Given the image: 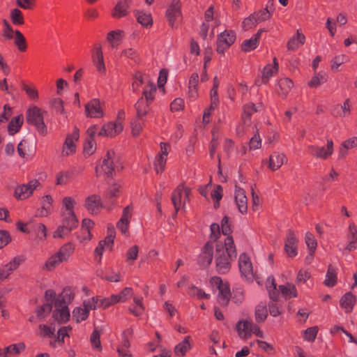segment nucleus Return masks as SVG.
I'll return each mask as SVG.
<instances>
[{
    "mask_svg": "<svg viewBox=\"0 0 357 357\" xmlns=\"http://www.w3.org/2000/svg\"><path fill=\"white\" fill-rule=\"evenodd\" d=\"M45 301L36 312L37 317L43 320L45 316L50 313L52 308V304L54 305L55 311L53 313V317L58 322H66L70 317V311L68 305L73 298V295L70 291H45Z\"/></svg>",
    "mask_w": 357,
    "mask_h": 357,
    "instance_id": "obj_1",
    "label": "nucleus"
},
{
    "mask_svg": "<svg viewBox=\"0 0 357 357\" xmlns=\"http://www.w3.org/2000/svg\"><path fill=\"white\" fill-rule=\"evenodd\" d=\"M268 315V310L266 302L259 303L255 307V321L250 319H241L236 324V331L241 339H248L252 334L260 338L264 337V333L260 329L259 324L264 323Z\"/></svg>",
    "mask_w": 357,
    "mask_h": 357,
    "instance_id": "obj_2",
    "label": "nucleus"
},
{
    "mask_svg": "<svg viewBox=\"0 0 357 357\" xmlns=\"http://www.w3.org/2000/svg\"><path fill=\"white\" fill-rule=\"evenodd\" d=\"M100 169L107 178H113L116 171L119 172L123 169V165L120 157L116 155L114 150L110 149L107 151L100 165Z\"/></svg>",
    "mask_w": 357,
    "mask_h": 357,
    "instance_id": "obj_3",
    "label": "nucleus"
},
{
    "mask_svg": "<svg viewBox=\"0 0 357 357\" xmlns=\"http://www.w3.org/2000/svg\"><path fill=\"white\" fill-rule=\"evenodd\" d=\"M26 121L28 124L34 126L42 136H45L47 134V128L44 122L43 114L38 107L33 106L27 109Z\"/></svg>",
    "mask_w": 357,
    "mask_h": 357,
    "instance_id": "obj_4",
    "label": "nucleus"
},
{
    "mask_svg": "<svg viewBox=\"0 0 357 357\" xmlns=\"http://www.w3.org/2000/svg\"><path fill=\"white\" fill-rule=\"evenodd\" d=\"M236 33L233 30H225L218 35L216 51L218 54H224L225 51L229 49L235 42Z\"/></svg>",
    "mask_w": 357,
    "mask_h": 357,
    "instance_id": "obj_5",
    "label": "nucleus"
},
{
    "mask_svg": "<svg viewBox=\"0 0 357 357\" xmlns=\"http://www.w3.org/2000/svg\"><path fill=\"white\" fill-rule=\"evenodd\" d=\"M36 137L34 135H26L17 146L18 154L24 158L26 155L33 154L36 149Z\"/></svg>",
    "mask_w": 357,
    "mask_h": 357,
    "instance_id": "obj_6",
    "label": "nucleus"
},
{
    "mask_svg": "<svg viewBox=\"0 0 357 357\" xmlns=\"http://www.w3.org/2000/svg\"><path fill=\"white\" fill-rule=\"evenodd\" d=\"M244 300L243 291H218L217 301L222 306L227 305L230 301L239 304Z\"/></svg>",
    "mask_w": 357,
    "mask_h": 357,
    "instance_id": "obj_7",
    "label": "nucleus"
},
{
    "mask_svg": "<svg viewBox=\"0 0 357 357\" xmlns=\"http://www.w3.org/2000/svg\"><path fill=\"white\" fill-rule=\"evenodd\" d=\"M298 239L292 229H288L284 241V250L289 257L294 258L298 254Z\"/></svg>",
    "mask_w": 357,
    "mask_h": 357,
    "instance_id": "obj_8",
    "label": "nucleus"
},
{
    "mask_svg": "<svg viewBox=\"0 0 357 357\" xmlns=\"http://www.w3.org/2000/svg\"><path fill=\"white\" fill-rule=\"evenodd\" d=\"M121 185L119 183H114L104 192L103 199L109 211L112 209L116 198L121 195Z\"/></svg>",
    "mask_w": 357,
    "mask_h": 357,
    "instance_id": "obj_9",
    "label": "nucleus"
},
{
    "mask_svg": "<svg viewBox=\"0 0 357 357\" xmlns=\"http://www.w3.org/2000/svg\"><path fill=\"white\" fill-rule=\"evenodd\" d=\"M213 258V245L212 242L207 241L198 256L197 263L202 268H207L212 262Z\"/></svg>",
    "mask_w": 357,
    "mask_h": 357,
    "instance_id": "obj_10",
    "label": "nucleus"
},
{
    "mask_svg": "<svg viewBox=\"0 0 357 357\" xmlns=\"http://www.w3.org/2000/svg\"><path fill=\"white\" fill-rule=\"evenodd\" d=\"M84 206L91 215H98L102 208L108 209L107 205H103L100 197L98 195H92L85 199Z\"/></svg>",
    "mask_w": 357,
    "mask_h": 357,
    "instance_id": "obj_11",
    "label": "nucleus"
},
{
    "mask_svg": "<svg viewBox=\"0 0 357 357\" xmlns=\"http://www.w3.org/2000/svg\"><path fill=\"white\" fill-rule=\"evenodd\" d=\"M181 3L180 0H172L170 6L166 10V17L169 22V24L172 28L174 26L176 20L181 17Z\"/></svg>",
    "mask_w": 357,
    "mask_h": 357,
    "instance_id": "obj_12",
    "label": "nucleus"
},
{
    "mask_svg": "<svg viewBox=\"0 0 357 357\" xmlns=\"http://www.w3.org/2000/svg\"><path fill=\"white\" fill-rule=\"evenodd\" d=\"M24 261V258L23 256H17L3 268H0V282L7 278Z\"/></svg>",
    "mask_w": 357,
    "mask_h": 357,
    "instance_id": "obj_13",
    "label": "nucleus"
},
{
    "mask_svg": "<svg viewBox=\"0 0 357 357\" xmlns=\"http://www.w3.org/2000/svg\"><path fill=\"white\" fill-rule=\"evenodd\" d=\"M85 113L87 117L99 118L104 116L99 99L94 98L85 105Z\"/></svg>",
    "mask_w": 357,
    "mask_h": 357,
    "instance_id": "obj_14",
    "label": "nucleus"
},
{
    "mask_svg": "<svg viewBox=\"0 0 357 357\" xmlns=\"http://www.w3.org/2000/svg\"><path fill=\"white\" fill-rule=\"evenodd\" d=\"M234 200L239 212L246 214L248 213V199L245 191L237 185H235Z\"/></svg>",
    "mask_w": 357,
    "mask_h": 357,
    "instance_id": "obj_15",
    "label": "nucleus"
},
{
    "mask_svg": "<svg viewBox=\"0 0 357 357\" xmlns=\"http://www.w3.org/2000/svg\"><path fill=\"white\" fill-rule=\"evenodd\" d=\"M79 137V130L75 126L74 128V130L73 133L68 134L66 136V140L64 142L63 146V153H64L65 149H67L68 151H66L65 155H68L70 154L74 153L76 151V145L75 142L78 141Z\"/></svg>",
    "mask_w": 357,
    "mask_h": 357,
    "instance_id": "obj_16",
    "label": "nucleus"
},
{
    "mask_svg": "<svg viewBox=\"0 0 357 357\" xmlns=\"http://www.w3.org/2000/svg\"><path fill=\"white\" fill-rule=\"evenodd\" d=\"M234 259L233 257H230L228 255H225L222 252L220 255H216L215 264L217 271L220 274H225L229 272L231 268V261Z\"/></svg>",
    "mask_w": 357,
    "mask_h": 357,
    "instance_id": "obj_17",
    "label": "nucleus"
},
{
    "mask_svg": "<svg viewBox=\"0 0 357 357\" xmlns=\"http://www.w3.org/2000/svg\"><path fill=\"white\" fill-rule=\"evenodd\" d=\"M296 296V291H269L270 300L281 307L288 299Z\"/></svg>",
    "mask_w": 357,
    "mask_h": 357,
    "instance_id": "obj_18",
    "label": "nucleus"
},
{
    "mask_svg": "<svg viewBox=\"0 0 357 357\" xmlns=\"http://www.w3.org/2000/svg\"><path fill=\"white\" fill-rule=\"evenodd\" d=\"M93 62L99 73L105 72L102 46L100 43L95 44L94 52L92 54Z\"/></svg>",
    "mask_w": 357,
    "mask_h": 357,
    "instance_id": "obj_19",
    "label": "nucleus"
},
{
    "mask_svg": "<svg viewBox=\"0 0 357 357\" xmlns=\"http://www.w3.org/2000/svg\"><path fill=\"white\" fill-rule=\"evenodd\" d=\"M62 215V225L66 228L67 233H70L78 227L79 221L74 211L68 212Z\"/></svg>",
    "mask_w": 357,
    "mask_h": 357,
    "instance_id": "obj_20",
    "label": "nucleus"
},
{
    "mask_svg": "<svg viewBox=\"0 0 357 357\" xmlns=\"http://www.w3.org/2000/svg\"><path fill=\"white\" fill-rule=\"evenodd\" d=\"M132 0H120L113 9L112 15L114 18H121L128 15L127 10L130 8Z\"/></svg>",
    "mask_w": 357,
    "mask_h": 357,
    "instance_id": "obj_21",
    "label": "nucleus"
},
{
    "mask_svg": "<svg viewBox=\"0 0 357 357\" xmlns=\"http://www.w3.org/2000/svg\"><path fill=\"white\" fill-rule=\"evenodd\" d=\"M238 266L241 274L245 277L252 273V264L246 253L243 252L240 255Z\"/></svg>",
    "mask_w": 357,
    "mask_h": 357,
    "instance_id": "obj_22",
    "label": "nucleus"
},
{
    "mask_svg": "<svg viewBox=\"0 0 357 357\" xmlns=\"http://www.w3.org/2000/svg\"><path fill=\"white\" fill-rule=\"evenodd\" d=\"M287 161L285 155L282 153L273 152L269 156L268 167L272 171L278 169Z\"/></svg>",
    "mask_w": 357,
    "mask_h": 357,
    "instance_id": "obj_23",
    "label": "nucleus"
},
{
    "mask_svg": "<svg viewBox=\"0 0 357 357\" xmlns=\"http://www.w3.org/2000/svg\"><path fill=\"white\" fill-rule=\"evenodd\" d=\"M356 303V298L351 291L345 293L340 301L341 307L346 312H351Z\"/></svg>",
    "mask_w": 357,
    "mask_h": 357,
    "instance_id": "obj_24",
    "label": "nucleus"
},
{
    "mask_svg": "<svg viewBox=\"0 0 357 357\" xmlns=\"http://www.w3.org/2000/svg\"><path fill=\"white\" fill-rule=\"evenodd\" d=\"M305 41V36L301 31L298 29L296 31V36L291 38L287 44L288 50L294 51L297 50L300 45H303Z\"/></svg>",
    "mask_w": 357,
    "mask_h": 357,
    "instance_id": "obj_25",
    "label": "nucleus"
},
{
    "mask_svg": "<svg viewBox=\"0 0 357 357\" xmlns=\"http://www.w3.org/2000/svg\"><path fill=\"white\" fill-rule=\"evenodd\" d=\"M94 225L95 222L89 218H84L82 220L80 230L81 231H85L87 235L84 237H80L79 235H77V238L80 241V242H82L84 241H90L92 238L91 229H93Z\"/></svg>",
    "mask_w": 357,
    "mask_h": 357,
    "instance_id": "obj_26",
    "label": "nucleus"
},
{
    "mask_svg": "<svg viewBox=\"0 0 357 357\" xmlns=\"http://www.w3.org/2000/svg\"><path fill=\"white\" fill-rule=\"evenodd\" d=\"M294 86L292 80L288 77H284L278 81L279 90L277 93L280 96H282L283 98L289 93Z\"/></svg>",
    "mask_w": 357,
    "mask_h": 357,
    "instance_id": "obj_27",
    "label": "nucleus"
},
{
    "mask_svg": "<svg viewBox=\"0 0 357 357\" xmlns=\"http://www.w3.org/2000/svg\"><path fill=\"white\" fill-rule=\"evenodd\" d=\"M24 122L22 114L13 117L8 125V132L10 135H14L20 131Z\"/></svg>",
    "mask_w": 357,
    "mask_h": 357,
    "instance_id": "obj_28",
    "label": "nucleus"
},
{
    "mask_svg": "<svg viewBox=\"0 0 357 357\" xmlns=\"http://www.w3.org/2000/svg\"><path fill=\"white\" fill-rule=\"evenodd\" d=\"M134 15L137 18V21L142 26L149 28L153 25V19L151 14H147L142 10H134Z\"/></svg>",
    "mask_w": 357,
    "mask_h": 357,
    "instance_id": "obj_29",
    "label": "nucleus"
},
{
    "mask_svg": "<svg viewBox=\"0 0 357 357\" xmlns=\"http://www.w3.org/2000/svg\"><path fill=\"white\" fill-rule=\"evenodd\" d=\"M25 349L24 343L11 344L3 349H0V357H8V355L17 354Z\"/></svg>",
    "mask_w": 357,
    "mask_h": 357,
    "instance_id": "obj_30",
    "label": "nucleus"
},
{
    "mask_svg": "<svg viewBox=\"0 0 357 357\" xmlns=\"http://www.w3.org/2000/svg\"><path fill=\"white\" fill-rule=\"evenodd\" d=\"M184 189V183L179 184L176 189L172 192V202L174 205V209H176V213H178L181 202L182 192Z\"/></svg>",
    "mask_w": 357,
    "mask_h": 357,
    "instance_id": "obj_31",
    "label": "nucleus"
},
{
    "mask_svg": "<svg viewBox=\"0 0 357 357\" xmlns=\"http://www.w3.org/2000/svg\"><path fill=\"white\" fill-rule=\"evenodd\" d=\"M150 103L144 100V97H141L135 105L137 112L136 116L138 118H143L146 116L150 109Z\"/></svg>",
    "mask_w": 357,
    "mask_h": 357,
    "instance_id": "obj_32",
    "label": "nucleus"
},
{
    "mask_svg": "<svg viewBox=\"0 0 357 357\" xmlns=\"http://www.w3.org/2000/svg\"><path fill=\"white\" fill-rule=\"evenodd\" d=\"M259 44L258 34H254L250 39L244 40L241 46V50L244 52L255 50Z\"/></svg>",
    "mask_w": 357,
    "mask_h": 357,
    "instance_id": "obj_33",
    "label": "nucleus"
},
{
    "mask_svg": "<svg viewBox=\"0 0 357 357\" xmlns=\"http://www.w3.org/2000/svg\"><path fill=\"white\" fill-rule=\"evenodd\" d=\"M326 280L324 281V284L329 288L333 287L337 282V273L335 269L331 264L328 266L327 273L326 275Z\"/></svg>",
    "mask_w": 357,
    "mask_h": 357,
    "instance_id": "obj_34",
    "label": "nucleus"
},
{
    "mask_svg": "<svg viewBox=\"0 0 357 357\" xmlns=\"http://www.w3.org/2000/svg\"><path fill=\"white\" fill-rule=\"evenodd\" d=\"M273 65L268 63L264 68L261 72V76L263 77V81L268 82L270 78L273 75V70L278 72L279 65L275 57L273 58Z\"/></svg>",
    "mask_w": 357,
    "mask_h": 357,
    "instance_id": "obj_35",
    "label": "nucleus"
},
{
    "mask_svg": "<svg viewBox=\"0 0 357 357\" xmlns=\"http://www.w3.org/2000/svg\"><path fill=\"white\" fill-rule=\"evenodd\" d=\"M14 36V44L17 47L18 50L21 52H26L28 45L26 40L22 33L19 30H15Z\"/></svg>",
    "mask_w": 357,
    "mask_h": 357,
    "instance_id": "obj_36",
    "label": "nucleus"
},
{
    "mask_svg": "<svg viewBox=\"0 0 357 357\" xmlns=\"http://www.w3.org/2000/svg\"><path fill=\"white\" fill-rule=\"evenodd\" d=\"M328 76L326 73H314V75L308 82L307 85L310 88H317L321 84L326 82Z\"/></svg>",
    "mask_w": 357,
    "mask_h": 357,
    "instance_id": "obj_37",
    "label": "nucleus"
},
{
    "mask_svg": "<svg viewBox=\"0 0 357 357\" xmlns=\"http://www.w3.org/2000/svg\"><path fill=\"white\" fill-rule=\"evenodd\" d=\"M75 248L71 243H67L62 245L56 254L63 261L68 260L70 255L73 252Z\"/></svg>",
    "mask_w": 357,
    "mask_h": 357,
    "instance_id": "obj_38",
    "label": "nucleus"
},
{
    "mask_svg": "<svg viewBox=\"0 0 357 357\" xmlns=\"http://www.w3.org/2000/svg\"><path fill=\"white\" fill-rule=\"evenodd\" d=\"M10 18L15 26H21L24 24L23 13L19 8H13L10 10Z\"/></svg>",
    "mask_w": 357,
    "mask_h": 357,
    "instance_id": "obj_39",
    "label": "nucleus"
},
{
    "mask_svg": "<svg viewBox=\"0 0 357 357\" xmlns=\"http://www.w3.org/2000/svg\"><path fill=\"white\" fill-rule=\"evenodd\" d=\"M258 111L255 104L250 102L243 106V114L242 115V120L244 123L250 122L251 116L253 113Z\"/></svg>",
    "mask_w": 357,
    "mask_h": 357,
    "instance_id": "obj_40",
    "label": "nucleus"
},
{
    "mask_svg": "<svg viewBox=\"0 0 357 357\" xmlns=\"http://www.w3.org/2000/svg\"><path fill=\"white\" fill-rule=\"evenodd\" d=\"M190 336H186L183 341L177 344L174 348V353L177 356H184L190 348Z\"/></svg>",
    "mask_w": 357,
    "mask_h": 357,
    "instance_id": "obj_41",
    "label": "nucleus"
},
{
    "mask_svg": "<svg viewBox=\"0 0 357 357\" xmlns=\"http://www.w3.org/2000/svg\"><path fill=\"white\" fill-rule=\"evenodd\" d=\"M211 287L216 290H230V285L228 282H223L222 278L218 276L212 277L210 279Z\"/></svg>",
    "mask_w": 357,
    "mask_h": 357,
    "instance_id": "obj_42",
    "label": "nucleus"
},
{
    "mask_svg": "<svg viewBox=\"0 0 357 357\" xmlns=\"http://www.w3.org/2000/svg\"><path fill=\"white\" fill-rule=\"evenodd\" d=\"M225 249L227 254L234 259L236 258L237 252L232 236H228L225 240Z\"/></svg>",
    "mask_w": 357,
    "mask_h": 357,
    "instance_id": "obj_43",
    "label": "nucleus"
},
{
    "mask_svg": "<svg viewBox=\"0 0 357 357\" xmlns=\"http://www.w3.org/2000/svg\"><path fill=\"white\" fill-rule=\"evenodd\" d=\"M107 132H111L112 135H109V137H114L118 134H119L123 130V126L121 122H109L107 123L104 124Z\"/></svg>",
    "mask_w": 357,
    "mask_h": 357,
    "instance_id": "obj_44",
    "label": "nucleus"
},
{
    "mask_svg": "<svg viewBox=\"0 0 357 357\" xmlns=\"http://www.w3.org/2000/svg\"><path fill=\"white\" fill-rule=\"evenodd\" d=\"M256 16H257V14L253 13L243 20L241 26L244 31H247L257 26L259 22L255 18Z\"/></svg>",
    "mask_w": 357,
    "mask_h": 357,
    "instance_id": "obj_45",
    "label": "nucleus"
},
{
    "mask_svg": "<svg viewBox=\"0 0 357 357\" xmlns=\"http://www.w3.org/2000/svg\"><path fill=\"white\" fill-rule=\"evenodd\" d=\"M319 328L317 326H312L307 328L302 331V336L304 340L307 341L309 342H312L314 341Z\"/></svg>",
    "mask_w": 357,
    "mask_h": 357,
    "instance_id": "obj_46",
    "label": "nucleus"
},
{
    "mask_svg": "<svg viewBox=\"0 0 357 357\" xmlns=\"http://www.w3.org/2000/svg\"><path fill=\"white\" fill-rule=\"evenodd\" d=\"M29 194V187L26 185V184H22L17 185L14 192V197L17 200H23L29 197L30 195Z\"/></svg>",
    "mask_w": 357,
    "mask_h": 357,
    "instance_id": "obj_47",
    "label": "nucleus"
},
{
    "mask_svg": "<svg viewBox=\"0 0 357 357\" xmlns=\"http://www.w3.org/2000/svg\"><path fill=\"white\" fill-rule=\"evenodd\" d=\"M149 86H150L149 91L144 89L142 93V97L144 96V100H146L147 102L151 104L155 98L154 94L156 92V86L153 83L151 82H149Z\"/></svg>",
    "mask_w": 357,
    "mask_h": 357,
    "instance_id": "obj_48",
    "label": "nucleus"
},
{
    "mask_svg": "<svg viewBox=\"0 0 357 357\" xmlns=\"http://www.w3.org/2000/svg\"><path fill=\"white\" fill-rule=\"evenodd\" d=\"M139 252V247L137 245L131 246L126 252V262L132 265L135 259H137Z\"/></svg>",
    "mask_w": 357,
    "mask_h": 357,
    "instance_id": "obj_49",
    "label": "nucleus"
},
{
    "mask_svg": "<svg viewBox=\"0 0 357 357\" xmlns=\"http://www.w3.org/2000/svg\"><path fill=\"white\" fill-rule=\"evenodd\" d=\"M89 312L87 309L84 307H76L73 311V317L77 321H82L87 319Z\"/></svg>",
    "mask_w": 357,
    "mask_h": 357,
    "instance_id": "obj_50",
    "label": "nucleus"
},
{
    "mask_svg": "<svg viewBox=\"0 0 357 357\" xmlns=\"http://www.w3.org/2000/svg\"><path fill=\"white\" fill-rule=\"evenodd\" d=\"M63 261L62 259L59 257V256L56 253L55 255L50 257L46 263L45 264L44 268L51 271L56 268L58 265H59Z\"/></svg>",
    "mask_w": 357,
    "mask_h": 357,
    "instance_id": "obj_51",
    "label": "nucleus"
},
{
    "mask_svg": "<svg viewBox=\"0 0 357 357\" xmlns=\"http://www.w3.org/2000/svg\"><path fill=\"white\" fill-rule=\"evenodd\" d=\"M142 118H138L137 116L131 121L130 126L132 128V135L134 137H137L140 135L142 130V123L141 120Z\"/></svg>",
    "mask_w": 357,
    "mask_h": 357,
    "instance_id": "obj_52",
    "label": "nucleus"
},
{
    "mask_svg": "<svg viewBox=\"0 0 357 357\" xmlns=\"http://www.w3.org/2000/svg\"><path fill=\"white\" fill-rule=\"evenodd\" d=\"M55 328L45 324L39 325L38 335L43 337H52L55 335Z\"/></svg>",
    "mask_w": 357,
    "mask_h": 357,
    "instance_id": "obj_53",
    "label": "nucleus"
},
{
    "mask_svg": "<svg viewBox=\"0 0 357 357\" xmlns=\"http://www.w3.org/2000/svg\"><path fill=\"white\" fill-rule=\"evenodd\" d=\"M167 158L162 154H158L154 162L155 170L157 174H162L165 170Z\"/></svg>",
    "mask_w": 357,
    "mask_h": 357,
    "instance_id": "obj_54",
    "label": "nucleus"
},
{
    "mask_svg": "<svg viewBox=\"0 0 357 357\" xmlns=\"http://www.w3.org/2000/svg\"><path fill=\"white\" fill-rule=\"evenodd\" d=\"M309 149L311 150V154L317 158L322 159H326L331 155H325L327 153L326 149L324 146L319 147L315 146H310Z\"/></svg>",
    "mask_w": 357,
    "mask_h": 357,
    "instance_id": "obj_55",
    "label": "nucleus"
},
{
    "mask_svg": "<svg viewBox=\"0 0 357 357\" xmlns=\"http://www.w3.org/2000/svg\"><path fill=\"white\" fill-rule=\"evenodd\" d=\"M210 230L211 234L209 238L211 239L210 241L212 242L213 244L214 242H216L218 239L220 237V228L218 223L214 222L211 225Z\"/></svg>",
    "mask_w": 357,
    "mask_h": 357,
    "instance_id": "obj_56",
    "label": "nucleus"
},
{
    "mask_svg": "<svg viewBox=\"0 0 357 357\" xmlns=\"http://www.w3.org/2000/svg\"><path fill=\"white\" fill-rule=\"evenodd\" d=\"M305 243L307 245L309 251H312V252H315L317 242L314 238V235L310 232H307L305 236Z\"/></svg>",
    "mask_w": 357,
    "mask_h": 357,
    "instance_id": "obj_57",
    "label": "nucleus"
},
{
    "mask_svg": "<svg viewBox=\"0 0 357 357\" xmlns=\"http://www.w3.org/2000/svg\"><path fill=\"white\" fill-rule=\"evenodd\" d=\"M121 56H124L134 61L135 63H139L140 58L138 53L132 48L126 49L122 51Z\"/></svg>",
    "mask_w": 357,
    "mask_h": 357,
    "instance_id": "obj_58",
    "label": "nucleus"
},
{
    "mask_svg": "<svg viewBox=\"0 0 357 357\" xmlns=\"http://www.w3.org/2000/svg\"><path fill=\"white\" fill-rule=\"evenodd\" d=\"M123 33L121 30H115L109 31L107 35V40L108 42L111 43L112 47H115V44L114 40H121V34Z\"/></svg>",
    "mask_w": 357,
    "mask_h": 357,
    "instance_id": "obj_59",
    "label": "nucleus"
},
{
    "mask_svg": "<svg viewBox=\"0 0 357 357\" xmlns=\"http://www.w3.org/2000/svg\"><path fill=\"white\" fill-rule=\"evenodd\" d=\"M221 229L222 233L225 236H231V234L233 232L231 224L229 223V217L225 215L221 221Z\"/></svg>",
    "mask_w": 357,
    "mask_h": 357,
    "instance_id": "obj_60",
    "label": "nucleus"
},
{
    "mask_svg": "<svg viewBox=\"0 0 357 357\" xmlns=\"http://www.w3.org/2000/svg\"><path fill=\"white\" fill-rule=\"evenodd\" d=\"M125 296L126 295L122 293L118 295L112 294L109 298L105 299L103 304L105 306H108L119 302H122L125 300Z\"/></svg>",
    "mask_w": 357,
    "mask_h": 357,
    "instance_id": "obj_61",
    "label": "nucleus"
},
{
    "mask_svg": "<svg viewBox=\"0 0 357 357\" xmlns=\"http://www.w3.org/2000/svg\"><path fill=\"white\" fill-rule=\"evenodd\" d=\"M83 149L85 154H87L88 155H92L96 149L95 140L86 139L84 143Z\"/></svg>",
    "mask_w": 357,
    "mask_h": 357,
    "instance_id": "obj_62",
    "label": "nucleus"
},
{
    "mask_svg": "<svg viewBox=\"0 0 357 357\" xmlns=\"http://www.w3.org/2000/svg\"><path fill=\"white\" fill-rule=\"evenodd\" d=\"M254 13L257 14V16H256L255 18L258 22H261L269 20L272 15L271 11H269V10L267 8L259 10L258 11L254 12Z\"/></svg>",
    "mask_w": 357,
    "mask_h": 357,
    "instance_id": "obj_63",
    "label": "nucleus"
},
{
    "mask_svg": "<svg viewBox=\"0 0 357 357\" xmlns=\"http://www.w3.org/2000/svg\"><path fill=\"white\" fill-rule=\"evenodd\" d=\"M51 106L54 108L56 112L60 113L61 114H64L66 113L65 109L63 107V101L61 98H54L50 102Z\"/></svg>",
    "mask_w": 357,
    "mask_h": 357,
    "instance_id": "obj_64",
    "label": "nucleus"
}]
</instances>
